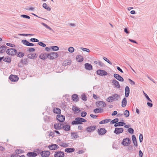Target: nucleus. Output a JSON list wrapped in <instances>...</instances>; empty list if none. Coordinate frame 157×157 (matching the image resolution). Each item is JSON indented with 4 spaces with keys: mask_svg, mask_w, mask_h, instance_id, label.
Masks as SVG:
<instances>
[{
    "mask_svg": "<svg viewBox=\"0 0 157 157\" xmlns=\"http://www.w3.org/2000/svg\"><path fill=\"white\" fill-rule=\"evenodd\" d=\"M147 104L148 106L150 107H151L153 106V104L151 102H147Z\"/></svg>",
    "mask_w": 157,
    "mask_h": 157,
    "instance_id": "obj_62",
    "label": "nucleus"
},
{
    "mask_svg": "<svg viewBox=\"0 0 157 157\" xmlns=\"http://www.w3.org/2000/svg\"><path fill=\"white\" fill-rule=\"evenodd\" d=\"M71 63V59L66 60L63 62V66L65 67L68 65H70Z\"/></svg>",
    "mask_w": 157,
    "mask_h": 157,
    "instance_id": "obj_21",
    "label": "nucleus"
},
{
    "mask_svg": "<svg viewBox=\"0 0 157 157\" xmlns=\"http://www.w3.org/2000/svg\"><path fill=\"white\" fill-rule=\"evenodd\" d=\"M49 55V53L47 54L46 53L43 52L41 53L39 56V58L42 60L46 59L48 58Z\"/></svg>",
    "mask_w": 157,
    "mask_h": 157,
    "instance_id": "obj_5",
    "label": "nucleus"
},
{
    "mask_svg": "<svg viewBox=\"0 0 157 157\" xmlns=\"http://www.w3.org/2000/svg\"><path fill=\"white\" fill-rule=\"evenodd\" d=\"M72 110L74 112H77L78 111H79V112H80V109L75 105L73 106L72 108Z\"/></svg>",
    "mask_w": 157,
    "mask_h": 157,
    "instance_id": "obj_37",
    "label": "nucleus"
},
{
    "mask_svg": "<svg viewBox=\"0 0 157 157\" xmlns=\"http://www.w3.org/2000/svg\"><path fill=\"white\" fill-rule=\"evenodd\" d=\"M96 126L95 125L91 126L86 128V131L88 132H90L94 131L96 128Z\"/></svg>",
    "mask_w": 157,
    "mask_h": 157,
    "instance_id": "obj_18",
    "label": "nucleus"
},
{
    "mask_svg": "<svg viewBox=\"0 0 157 157\" xmlns=\"http://www.w3.org/2000/svg\"><path fill=\"white\" fill-rule=\"evenodd\" d=\"M130 142L131 141L130 139L128 138H126L123 139L121 143L124 146H127L128 144H130Z\"/></svg>",
    "mask_w": 157,
    "mask_h": 157,
    "instance_id": "obj_4",
    "label": "nucleus"
},
{
    "mask_svg": "<svg viewBox=\"0 0 157 157\" xmlns=\"http://www.w3.org/2000/svg\"><path fill=\"white\" fill-rule=\"evenodd\" d=\"M49 55L48 58L52 59L57 58L58 56V54L55 52H51L49 53Z\"/></svg>",
    "mask_w": 157,
    "mask_h": 157,
    "instance_id": "obj_6",
    "label": "nucleus"
},
{
    "mask_svg": "<svg viewBox=\"0 0 157 157\" xmlns=\"http://www.w3.org/2000/svg\"><path fill=\"white\" fill-rule=\"evenodd\" d=\"M96 104L97 107H103L106 106V104L105 103L101 101H98L96 103Z\"/></svg>",
    "mask_w": 157,
    "mask_h": 157,
    "instance_id": "obj_11",
    "label": "nucleus"
},
{
    "mask_svg": "<svg viewBox=\"0 0 157 157\" xmlns=\"http://www.w3.org/2000/svg\"><path fill=\"white\" fill-rule=\"evenodd\" d=\"M103 59L106 61L107 63H109L110 64V65H112V63L108 59H107V58L105 57H104L103 58Z\"/></svg>",
    "mask_w": 157,
    "mask_h": 157,
    "instance_id": "obj_51",
    "label": "nucleus"
},
{
    "mask_svg": "<svg viewBox=\"0 0 157 157\" xmlns=\"http://www.w3.org/2000/svg\"><path fill=\"white\" fill-rule=\"evenodd\" d=\"M7 48V47L5 45L2 46L0 47V53H2L5 51V49Z\"/></svg>",
    "mask_w": 157,
    "mask_h": 157,
    "instance_id": "obj_28",
    "label": "nucleus"
},
{
    "mask_svg": "<svg viewBox=\"0 0 157 157\" xmlns=\"http://www.w3.org/2000/svg\"><path fill=\"white\" fill-rule=\"evenodd\" d=\"M130 89L128 86H126L125 88V96L128 97L129 94Z\"/></svg>",
    "mask_w": 157,
    "mask_h": 157,
    "instance_id": "obj_25",
    "label": "nucleus"
},
{
    "mask_svg": "<svg viewBox=\"0 0 157 157\" xmlns=\"http://www.w3.org/2000/svg\"><path fill=\"white\" fill-rule=\"evenodd\" d=\"M85 68L86 70H90L93 69V67L90 64L86 63L85 64Z\"/></svg>",
    "mask_w": 157,
    "mask_h": 157,
    "instance_id": "obj_22",
    "label": "nucleus"
},
{
    "mask_svg": "<svg viewBox=\"0 0 157 157\" xmlns=\"http://www.w3.org/2000/svg\"><path fill=\"white\" fill-rule=\"evenodd\" d=\"M99 66L101 67H102L104 65V64L100 61H99L98 62Z\"/></svg>",
    "mask_w": 157,
    "mask_h": 157,
    "instance_id": "obj_60",
    "label": "nucleus"
},
{
    "mask_svg": "<svg viewBox=\"0 0 157 157\" xmlns=\"http://www.w3.org/2000/svg\"><path fill=\"white\" fill-rule=\"evenodd\" d=\"M64 156V153L61 151H56L54 155V157H63Z\"/></svg>",
    "mask_w": 157,
    "mask_h": 157,
    "instance_id": "obj_9",
    "label": "nucleus"
},
{
    "mask_svg": "<svg viewBox=\"0 0 157 157\" xmlns=\"http://www.w3.org/2000/svg\"><path fill=\"white\" fill-rule=\"evenodd\" d=\"M114 77L117 79L121 82H123L124 80L123 78L118 74L115 73L113 74Z\"/></svg>",
    "mask_w": 157,
    "mask_h": 157,
    "instance_id": "obj_15",
    "label": "nucleus"
},
{
    "mask_svg": "<svg viewBox=\"0 0 157 157\" xmlns=\"http://www.w3.org/2000/svg\"><path fill=\"white\" fill-rule=\"evenodd\" d=\"M6 44L7 46H10L11 47H15V45L10 43H7Z\"/></svg>",
    "mask_w": 157,
    "mask_h": 157,
    "instance_id": "obj_58",
    "label": "nucleus"
},
{
    "mask_svg": "<svg viewBox=\"0 0 157 157\" xmlns=\"http://www.w3.org/2000/svg\"><path fill=\"white\" fill-rule=\"evenodd\" d=\"M51 47L53 51H57L59 50V48L57 46H52Z\"/></svg>",
    "mask_w": 157,
    "mask_h": 157,
    "instance_id": "obj_42",
    "label": "nucleus"
},
{
    "mask_svg": "<svg viewBox=\"0 0 157 157\" xmlns=\"http://www.w3.org/2000/svg\"><path fill=\"white\" fill-rule=\"evenodd\" d=\"M86 120L82 118L76 117L75 119V120L71 122V124L72 125L82 124L83 122H86Z\"/></svg>",
    "mask_w": 157,
    "mask_h": 157,
    "instance_id": "obj_1",
    "label": "nucleus"
},
{
    "mask_svg": "<svg viewBox=\"0 0 157 157\" xmlns=\"http://www.w3.org/2000/svg\"><path fill=\"white\" fill-rule=\"evenodd\" d=\"M69 144L66 143H63L61 144H60V146L64 147H66L68 146Z\"/></svg>",
    "mask_w": 157,
    "mask_h": 157,
    "instance_id": "obj_41",
    "label": "nucleus"
},
{
    "mask_svg": "<svg viewBox=\"0 0 157 157\" xmlns=\"http://www.w3.org/2000/svg\"><path fill=\"white\" fill-rule=\"evenodd\" d=\"M21 17H22L23 18H27L28 19H30V17L29 16L25 15V14H22L21 15Z\"/></svg>",
    "mask_w": 157,
    "mask_h": 157,
    "instance_id": "obj_50",
    "label": "nucleus"
},
{
    "mask_svg": "<svg viewBox=\"0 0 157 157\" xmlns=\"http://www.w3.org/2000/svg\"><path fill=\"white\" fill-rule=\"evenodd\" d=\"M27 155L29 157H34L37 155V154L34 152H29L27 153Z\"/></svg>",
    "mask_w": 157,
    "mask_h": 157,
    "instance_id": "obj_24",
    "label": "nucleus"
},
{
    "mask_svg": "<svg viewBox=\"0 0 157 157\" xmlns=\"http://www.w3.org/2000/svg\"><path fill=\"white\" fill-rule=\"evenodd\" d=\"M124 131V129L122 128H115L114 131V133L119 135L122 133Z\"/></svg>",
    "mask_w": 157,
    "mask_h": 157,
    "instance_id": "obj_8",
    "label": "nucleus"
},
{
    "mask_svg": "<svg viewBox=\"0 0 157 157\" xmlns=\"http://www.w3.org/2000/svg\"><path fill=\"white\" fill-rule=\"evenodd\" d=\"M126 124L124 122H119L115 123L114 125L115 127L121 126L125 125Z\"/></svg>",
    "mask_w": 157,
    "mask_h": 157,
    "instance_id": "obj_26",
    "label": "nucleus"
},
{
    "mask_svg": "<svg viewBox=\"0 0 157 157\" xmlns=\"http://www.w3.org/2000/svg\"><path fill=\"white\" fill-rule=\"evenodd\" d=\"M124 114L126 117H128L129 115V111L128 110H125L124 112Z\"/></svg>",
    "mask_w": 157,
    "mask_h": 157,
    "instance_id": "obj_43",
    "label": "nucleus"
},
{
    "mask_svg": "<svg viewBox=\"0 0 157 157\" xmlns=\"http://www.w3.org/2000/svg\"><path fill=\"white\" fill-rule=\"evenodd\" d=\"M111 121V119H106L104 120H103L99 122L100 124H104L107 123Z\"/></svg>",
    "mask_w": 157,
    "mask_h": 157,
    "instance_id": "obj_35",
    "label": "nucleus"
},
{
    "mask_svg": "<svg viewBox=\"0 0 157 157\" xmlns=\"http://www.w3.org/2000/svg\"><path fill=\"white\" fill-rule=\"evenodd\" d=\"M143 140V136L142 134H140L139 136V140L140 142H142Z\"/></svg>",
    "mask_w": 157,
    "mask_h": 157,
    "instance_id": "obj_56",
    "label": "nucleus"
},
{
    "mask_svg": "<svg viewBox=\"0 0 157 157\" xmlns=\"http://www.w3.org/2000/svg\"><path fill=\"white\" fill-rule=\"evenodd\" d=\"M37 55L36 53H30L27 55V57L31 59H34L37 57Z\"/></svg>",
    "mask_w": 157,
    "mask_h": 157,
    "instance_id": "obj_20",
    "label": "nucleus"
},
{
    "mask_svg": "<svg viewBox=\"0 0 157 157\" xmlns=\"http://www.w3.org/2000/svg\"><path fill=\"white\" fill-rule=\"evenodd\" d=\"M35 49L33 48H29V52H34L35 51Z\"/></svg>",
    "mask_w": 157,
    "mask_h": 157,
    "instance_id": "obj_63",
    "label": "nucleus"
},
{
    "mask_svg": "<svg viewBox=\"0 0 157 157\" xmlns=\"http://www.w3.org/2000/svg\"><path fill=\"white\" fill-rule=\"evenodd\" d=\"M119 119L118 118H115L114 119L112 120L111 122V123L112 124H115L118 121Z\"/></svg>",
    "mask_w": 157,
    "mask_h": 157,
    "instance_id": "obj_45",
    "label": "nucleus"
},
{
    "mask_svg": "<svg viewBox=\"0 0 157 157\" xmlns=\"http://www.w3.org/2000/svg\"><path fill=\"white\" fill-rule=\"evenodd\" d=\"M30 40L32 42H38L39 41L37 39L35 38H31L30 39Z\"/></svg>",
    "mask_w": 157,
    "mask_h": 157,
    "instance_id": "obj_53",
    "label": "nucleus"
},
{
    "mask_svg": "<svg viewBox=\"0 0 157 157\" xmlns=\"http://www.w3.org/2000/svg\"><path fill=\"white\" fill-rule=\"evenodd\" d=\"M71 136L72 138H73L75 139L78 138L79 137L77 133L75 132L71 133Z\"/></svg>",
    "mask_w": 157,
    "mask_h": 157,
    "instance_id": "obj_38",
    "label": "nucleus"
},
{
    "mask_svg": "<svg viewBox=\"0 0 157 157\" xmlns=\"http://www.w3.org/2000/svg\"><path fill=\"white\" fill-rule=\"evenodd\" d=\"M62 128V129H64L66 131H68L70 130V125L68 124H63Z\"/></svg>",
    "mask_w": 157,
    "mask_h": 157,
    "instance_id": "obj_23",
    "label": "nucleus"
},
{
    "mask_svg": "<svg viewBox=\"0 0 157 157\" xmlns=\"http://www.w3.org/2000/svg\"><path fill=\"white\" fill-rule=\"evenodd\" d=\"M128 80L130 82V84L132 85H135V82L133 81H132V80L131 79H130V78H129L128 79Z\"/></svg>",
    "mask_w": 157,
    "mask_h": 157,
    "instance_id": "obj_59",
    "label": "nucleus"
},
{
    "mask_svg": "<svg viewBox=\"0 0 157 157\" xmlns=\"http://www.w3.org/2000/svg\"><path fill=\"white\" fill-rule=\"evenodd\" d=\"M9 79L12 82H16L18 80L19 78L16 75H11L10 76Z\"/></svg>",
    "mask_w": 157,
    "mask_h": 157,
    "instance_id": "obj_10",
    "label": "nucleus"
},
{
    "mask_svg": "<svg viewBox=\"0 0 157 157\" xmlns=\"http://www.w3.org/2000/svg\"><path fill=\"white\" fill-rule=\"evenodd\" d=\"M37 44L40 46L43 47H45L46 46V45L45 44L41 42H39Z\"/></svg>",
    "mask_w": 157,
    "mask_h": 157,
    "instance_id": "obj_52",
    "label": "nucleus"
},
{
    "mask_svg": "<svg viewBox=\"0 0 157 157\" xmlns=\"http://www.w3.org/2000/svg\"><path fill=\"white\" fill-rule=\"evenodd\" d=\"M48 147L51 150H54L57 149L59 147L58 145L56 144H53L50 145L48 146Z\"/></svg>",
    "mask_w": 157,
    "mask_h": 157,
    "instance_id": "obj_16",
    "label": "nucleus"
},
{
    "mask_svg": "<svg viewBox=\"0 0 157 157\" xmlns=\"http://www.w3.org/2000/svg\"><path fill=\"white\" fill-rule=\"evenodd\" d=\"M127 100L125 98H124L122 101V106L123 107H124L126 105Z\"/></svg>",
    "mask_w": 157,
    "mask_h": 157,
    "instance_id": "obj_33",
    "label": "nucleus"
},
{
    "mask_svg": "<svg viewBox=\"0 0 157 157\" xmlns=\"http://www.w3.org/2000/svg\"><path fill=\"white\" fill-rule=\"evenodd\" d=\"M21 42L22 43H23L24 44L27 46H28L29 43L28 41L25 40H22L21 41Z\"/></svg>",
    "mask_w": 157,
    "mask_h": 157,
    "instance_id": "obj_39",
    "label": "nucleus"
},
{
    "mask_svg": "<svg viewBox=\"0 0 157 157\" xmlns=\"http://www.w3.org/2000/svg\"><path fill=\"white\" fill-rule=\"evenodd\" d=\"M75 149L74 148H67L65 149V151L67 153H71L74 151Z\"/></svg>",
    "mask_w": 157,
    "mask_h": 157,
    "instance_id": "obj_31",
    "label": "nucleus"
},
{
    "mask_svg": "<svg viewBox=\"0 0 157 157\" xmlns=\"http://www.w3.org/2000/svg\"><path fill=\"white\" fill-rule=\"evenodd\" d=\"M77 61L78 62H81L83 60V58L82 56L80 55H78L76 58Z\"/></svg>",
    "mask_w": 157,
    "mask_h": 157,
    "instance_id": "obj_27",
    "label": "nucleus"
},
{
    "mask_svg": "<svg viewBox=\"0 0 157 157\" xmlns=\"http://www.w3.org/2000/svg\"><path fill=\"white\" fill-rule=\"evenodd\" d=\"M41 24L43 26H44L45 27H46V28L48 29L49 28V26H48L47 25H46V24L42 22L41 23Z\"/></svg>",
    "mask_w": 157,
    "mask_h": 157,
    "instance_id": "obj_61",
    "label": "nucleus"
},
{
    "mask_svg": "<svg viewBox=\"0 0 157 157\" xmlns=\"http://www.w3.org/2000/svg\"><path fill=\"white\" fill-rule=\"evenodd\" d=\"M81 49L83 51H86L87 52H90V50L86 48H81Z\"/></svg>",
    "mask_w": 157,
    "mask_h": 157,
    "instance_id": "obj_57",
    "label": "nucleus"
},
{
    "mask_svg": "<svg viewBox=\"0 0 157 157\" xmlns=\"http://www.w3.org/2000/svg\"><path fill=\"white\" fill-rule=\"evenodd\" d=\"M96 72L98 75L101 76L107 75L108 74L107 72L103 70H98Z\"/></svg>",
    "mask_w": 157,
    "mask_h": 157,
    "instance_id": "obj_7",
    "label": "nucleus"
},
{
    "mask_svg": "<svg viewBox=\"0 0 157 157\" xmlns=\"http://www.w3.org/2000/svg\"><path fill=\"white\" fill-rule=\"evenodd\" d=\"M132 141L136 140V136L134 135H133L132 136Z\"/></svg>",
    "mask_w": 157,
    "mask_h": 157,
    "instance_id": "obj_64",
    "label": "nucleus"
},
{
    "mask_svg": "<svg viewBox=\"0 0 157 157\" xmlns=\"http://www.w3.org/2000/svg\"><path fill=\"white\" fill-rule=\"evenodd\" d=\"M103 111V109L101 108H96L94 110V113H102Z\"/></svg>",
    "mask_w": 157,
    "mask_h": 157,
    "instance_id": "obj_30",
    "label": "nucleus"
},
{
    "mask_svg": "<svg viewBox=\"0 0 157 157\" xmlns=\"http://www.w3.org/2000/svg\"><path fill=\"white\" fill-rule=\"evenodd\" d=\"M86 114H87V113L86 112H82L81 113V115L82 117H84L86 116Z\"/></svg>",
    "mask_w": 157,
    "mask_h": 157,
    "instance_id": "obj_55",
    "label": "nucleus"
},
{
    "mask_svg": "<svg viewBox=\"0 0 157 157\" xmlns=\"http://www.w3.org/2000/svg\"><path fill=\"white\" fill-rule=\"evenodd\" d=\"M28 59L27 58L22 59L21 60L20 62L23 65H27L28 63Z\"/></svg>",
    "mask_w": 157,
    "mask_h": 157,
    "instance_id": "obj_32",
    "label": "nucleus"
},
{
    "mask_svg": "<svg viewBox=\"0 0 157 157\" xmlns=\"http://www.w3.org/2000/svg\"><path fill=\"white\" fill-rule=\"evenodd\" d=\"M43 7L44 8L47 10L50 11L51 10V8L49 7L48 6L46 3H44L43 4Z\"/></svg>",
    "mask_w": 157,
    "mask_h": 157,
    "instance_id": "obj_36",
    "label": "nucleus"
},
{
    "mask_svg": "<svg viewBox=\"0 0 157 157\" xmlns=\"http://www.w3.org/2000/svg\"><path fill=\"white\" fill-rule=\"evenodd\" d=\"M128 131L130 133L132 134L133 133L134 130L132 128H130L128 129Z\"/></svg>",
    "mask_w": 157,
    "mask_h": 157,
    "instance_id": "obj_48",
    "label": "nucleus"
},
{
    "mask_svg": "<svg viewBox=\"0 0 157 157\" xmlns=\"http://www.w3.org/2000/svg\"><path fill=\"white\" fill-rule=\"evenodd\" d=\"M82 99L84 101H86L87 99V97L85 94H83L82 95Z\"/></svg>",
    "mask_w": 157,
    "mask_h": 157,
    "instance_id": "obj_54",
    "label": "nucleus"
},
{
    "mask_svg": "<svg viewBox=\"0 0 157 157\" xmlns=\"http://www.w3.org/2000/svg\"><path fill=\"white\" fill-rule=\"evenodd\" d=\"M3 61L6 62L10 63L11 62V59L9 57H6L3 58Z\"/></svg>",
    "mask_w": 157,
    "mask_h": 157,
    "instance_id": "obj_40",
    "label": "nucleus"
},
{
    "mask_svg": "<svg viewBox=\"0 0 157 157\" xmlns=\"http://www.w3.org/2000/svg\"><path fill=\"white\" fill-rule=\"evenodd\" d=\"M54 113L56 114H60L61 113L60 109L58 108H55L53 110Z\"/></svg>",
    "mask_w": 157,
    "mask_h": 157,
    "instance_id": "obj_34",
    "label": "nucleus"
},
{
    "mask_svg": "<svg viewBox=\"0 0 157 157\" xmlns=\"http://www.w3.org/2000/svg\"><path fill=\"white\" fill-rule=\"evenodd\" d=\"M72 98L74 101H77L79 99V98L76 94H74L72 96Z\"/></svg>",
    "mask_w": 157,
    "mask_h": 157,
    "instance_id": "obj_29",
    "label": "nucleus"
},
{
    "mask_svg": "<svg viewBox=\"0 0 157 157\" xmlns=\"http://www.w3.org/2000/svg\"><path fill=\"white\" fill-rule=\"evenodd\" d=\"M120 98V95L115 94L112 96L109 97L107 100V101L109 102H113L118 99Z\"/></svg>",
    "mask_w": 157,
    "mask_h": 157,
    "instance_id": "obj_2",
    "label": "nucleus"
},
{
    "mask_svg": "<svg viewBox=\"0 0 157 157\" xmlns=\"http://www.w3.org/2000/svg\"><path fill=\"white\" fill-rule=\"evenodd\" d=\"M22 151L21 149H17L15 151L16 154L17 155V154H20L22 153Z\"/></svg>",
    "mask_w": 157,
    "mask_h": 157,
    "instance_id": "obj_49",
    "label": "nucleus"
},
{
    "mask_svg": "<svg viewBox=\"0 0 157 157\" xmlns=\"http://www.w3.org/2000/svg\"><path fill=\"white\" fill-rule=\"evenodd\" d=\"M17 51L16 49L11 48L8 49L6 51V53L9 55L13 56L17 53Z\"/></svg>",
    "mask_w": 157,
    "mask_h": 157,
    "instance_id": "obj_3",
    "label": "nucleus"
},
{
    "mask_svg": "<svg viewBox=\"0 0 157 157\" xmlns=\"http://www.w3.org/2000/svg\"><path fill=\"white\" fill-rule=\"evenodd\" d=\"M112 83L115 86V87L118 89L121 88V86L119 84V82L115 79H113L112 80Z\"/></svg>",
    "mask_w": 157,
    "mask_h": 157,
    "instance_id": "obj_17",
    "label": "nucleus"
},
{
    "mask_svg": "<svg viewBox=\"0 0 157 157\" xmlns=\"http://www.w3.org/2000/svg\"><path fill=\"white\" fill-rule=\"evenodd\" d=\"M40 154L43 157H48L49 156L50 152L49 151H41Z\"/></svg>",
    "mask_w": 157,
    "mask_h": 157,
    "instance_id": "obj_12",
    "label": "nucleus"
},
{
    "mask_svg": "<svg viewBox=\"0 0 157 157\" xmlns=\"http://www.w3.org/2000/svg\"><path fill=\"white\" fill-rule=\"evenodd\" d=\"M107 132V130L104 128H101L98 129V133L99 135H104Z\"/></svg>",
    "mask_w": 157,
    "mask_h": 157,
    "instance_id": "obj_13",
    "label": "nucleus"
},
{
    "mask_svg": "<svg viewBox=\"0 0 157 157\" xmlns=\"http://www.w3.org/2000/svg\"><path fill=\"white\" fill-rule=\"evenodd\" d=\"M143 93H144V95L145 96V97L146 98V99L150 101L151 102H152V101L149 98L148 96L143 91Z\"/></svg>",
    "mask_w": 157,
    "mask_h": 157,
    "instance_id": "obj_46",
    "label": "nucleus"
},
{
    "mask_svg": "<svg viewBox=\"0 0 157 157\" xmlns=\"http://www.w3.org/2000/svg\"><path fill=\"white\" fill-rule=\"evenodd\" d=\"M57 120L60 122H63L65 120L64 116L61 115H57L56 117Z\"/></svg>",
    "mask_w": 157,
    "mask_h": 157,
    "instance_id": "obj_19",
    "label": "nucleus"
},
{
    "mask_svg": "<svg viewBox=\"0 0 157 157\" xmlns=\"http://www.w3.org/2000/svg\"><path fill=\"white\" fill-rule=\"evenodd\" d=\"M68 51L69 52L72 53L74 51V48L73 47H70L68 48Z\"/></svg>",
    "mask_w": 157,
    "mask_h": 157,
    "instance_id": "obj_47",
    "label": "nucleus"
},
{
    "mask_svg": "<svg viewBox=\"0 0 157 157\" xmlns=\"http://www.w3.org/2000/svg\"><path fill=\"white\" fill-rule=\"evenodd\" d=\"M63 124L60 123H56L54 125V127L55 129L57 130H60L62 129V127Z\"/></svg>",
    "mask_w": 157,
    "mask_h": 157,
    "instance_id": "obj_14",
    "label": "nucleus"
},
{
    "mask_svg": "<svg viewBox=\"0 0 157 157\" xmlns=\"http://www.w3.org/2000/svg\"><path fill=\"white\" fill-rule=\"evenodd\" d=\"M24 56V53L22 52H19L17 55V57L20 58L23 57Z\"/></svg>",
    "mask_w": 157,
    "mask_h": 157,
    "instance_id": "obj_44",
    "label": "nucleus"
}]
</instances>
